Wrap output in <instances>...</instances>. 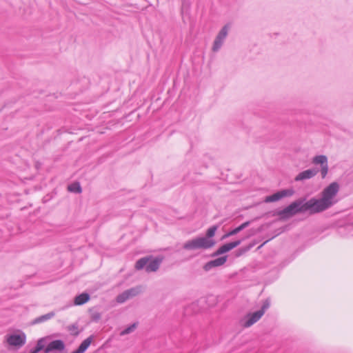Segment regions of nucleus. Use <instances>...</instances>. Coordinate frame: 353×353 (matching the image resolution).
<instances>
[{
    "label": "nucleus",
    "mask_w": 353,
    "mask_h": 353,
    "mask_svg": "<svg viewBox=\"0 0 353 353\" xmlns=\"http://www.w3.org/2000/svg\"><path fill=\"white\" fill-rule=\"evenodd\" d=\"M340 189L339 183L334 181L325 187L321 192V197L311 198L307 201L305 196L300 197L292 202L282 210L270 212L272 216H279V220L285 221L296 214L309 212L310 214H315L325 211L334 205L338 199L335 197Z\"/></svg>",
    "instance_id": "obj_1"
},
{
    "label": "nucleus",
    "mask_w": 353,
    "mask_h": 353,
    "mask_svg": "<svg viewBox=\"0 0 353 353\" xmlns=\"http://www.w3.org/2000/svg\"><path fill=\"white\" fill-rule=\"evenodd\" d=\"M216 243L215 240H208L203 236H198L186 241L183 248L186 250H208L214 247Z\"/></svg>",
    "instance_id": "obj_2"
},
{
    "label": "nucleus",
    "mask_w": 353,
    "mask_h": 353,
    "mask_svg": "<svg viewBox=\"0 0 353 353\" xmlns=\"http://www.w3.org/2000/svg\"><path fill=\"white\" fill-rule=\"evenodd\" d=\"M270 306V300L268 298L263 301V305L260 310L254 312H250L245 316L243 326L245 327H249L256 323L263 316Z\"/></svg>",
    "instance_id": "obj_3"
},
{
    "label": "nucleus",
    "mask_w": 353,
    "mask_h": 353,
    "mask_svg": "<svg viewBox=\"0 0 353 353\" xmlns=\"http://www.w3.org/2000/svg\"><path fill=\"white\" fill-rule=\"evenodd\" d=\"M162 262L161 258H153L152 256L143 257L138 260L135 264V268L138 270L145 267L148 272H155Z\"/></svg>",
    "instance_id": "obj_4"
},
{
    "label": "nucleus",
    "mask_w": 353,
    "mask_h": 353,
    "mask_svg": "<svg viewBox=\"0 0 353 353\" xmlns=\"http://www.w3.org/2000/svg\"><path fill=\"white\" fill-rule=\"evenodd\" d=\"M230 29V25L227 23L220 30L213 42L212 50L214 52H217L220 50Z\"/></svg>",
    "instance_id": "obj_5"
},
{
    "label": "nucleus",
    "mask_w": 353,
    "mask_h": 353,
    "mask_svg": "<svg viewBox=\"0 0 353 353\" xmlns=\"http://www.w3.org/2000/svg\"><path fill=\"white\" fill-rule=\"evenodd\" d=\"M294 190L292 188L290 189H283L279 190L271 195L267 196L265 198L264 201L265 203H273L280 201L281 199L285 197L292 196L294 194Z\"/></svg>",
    "instance_id": "obj_6"
},
{
    "label": "nucleus",
    "mask_w": 353,
    "mask_h": 353,
    "mask_svg": "<svg viewBox=\"0 0 353 353\" xmlns=\"http://www.w3.org/2000/svg\"><path fill=\"white\" fill-rule=\"evenodd\" d=\"M312 162L315 165H321L319 171L321 172V177L322 179L325 178L329 169L327 157L324 154L316 155L312 159Z\"/></svg>",
    "instance_id": "obj_7"
},
{
    "label": "nucleus",
    "mask_w": 353,
    "mask_h": 353,
    "mask_svg": "<svg viewBox=\"0 0 353 353\" xmlns=\"http://www.w3.org/2000/svg\"><path fill=\"white\" fill-rule=\"evenodd\" d=\"M141 292V287H137L128 290L117 296V302L122 303L128 299L139 294Z\"/></svg>",
    "instance_id": "obj_8"
},
{
    "label": "nucleus",
    "mask_w": 353,
    "mask_h": 353,
    "mask_svg": "<svg viewBox=\"0 0 353 353\" xmlns=\"http://www.w3.org/2000/svg\"><path fill=\"white\" fill-rule=\"evenodd\" d=\"M227 260H228V255L221 256L216 258L214 260H211V261L207 262L203 265V270L205 272H208L213 268L219 267V266L224 265L226 263Z\"/></svg>",
    "instance_id": "obj_9"
},
{
    "label": "nucleus",
    "mask_w": 353,
    "mask_h": 353,
    "mask_svg": "<svg viewBox=\"0 0 353 353\" xmlns=\"http://www.w3.org/2000/svg\"><path fill=\"white\" fill-rule=\"evenodd\" d=\"M319 172V169L317 168H314L312 169H308L301 172L299 174L296 176L294 178L295 181H301L306 179H310L314 177L317 173Z\"/></svg>",
    "instance_id": "obj_10"
},
{
    "label": "nucleus",
    "mask_w": 353,
    "mask_h": 353,
    "mask_svg": "<svg viewBox=\"0 0 353 353\" xmlns=\"http://www.w3.org/2000/svg\"><path fill=\"white\" fill-rule=\"evenodd\" d=\"M190 1L182 0L181 14L183 21L185 23L190 21Z\"/></svg>",
    "instance_id": "obj_11"
},
{
    "label": "nucleus",
    "mask_w": 353,
    "mask_h": 353,
    "mask_svg": "<svg viewBox=\"0 0 353 353\" xmlns=\"http://www.w3.org/2000/svg\"><path fill=\"white\" fill-rule=\"evenodd\" d=\"M65 348L63 342L61 340H55L50 342L44 350V353H49L53 350L61 351Z\"/></svg>",
    "instance_id": "obj_12"
},
{
    "label": "nucleus",
    "mask_w": 353,
    "mask_h": 353,
    "mask_svg": "<svg viewBox=\"0 0 353 353\" xmlns=\"http://www.w3.org/2000/svg\"><path fill=\"white\" fill-rule=\"evenodd\" d=\"M7 342L10 345L21 346L25 343V336L19 334L10 335L8 337Z\"/></svg>",
    "instance_id": "obj_13"
},
{
    "label": "nucleus",
    "mask_w": 353,
    "mask_h": 353,
    "mask_svg": "<svg viewBox=\"0 0 353 353\" xmlns=\"http://www.w3.org/2000/svg\"><path fill=\"white\" fill-rule=\"evenodd\" d=\"M232 250L230 245L229 243H225L222 245L220 248H219L214 252L211 254L212 257H215L218 256H221L223 254H225Z\"/></svg>",
    "instance_id": "obj_14"
},
{
    "label": "nucleus",
    "mask_w": 353,
    "mask_h": 353,
    "mask_svg": "<svg viewBox=\"0 0 353 353\" xmlns=\"http://www.w3.org/2000/svg\"><path fill=\"white\" fill-rule=\"evenodd\" d=\"M256 244V241H254L250 243L248 245L241 247L236 250L235 256L236 257L241 256L243 254H245L247 252L250 250Z\"/></svg>",
    "instance_id": "obj_15"
},
{
    "label": "nucleus",
    "mask_w": 353,
    "mask_h": 353,
    "mask_svg": "<svg viewBox=\"0 0 353 353\" xmlns=\"http://www.w3.org/2000/svg\"><path fill=\"white\" fill-rule=\"evenodd\" d=\"M200 307L199 306V302L194 301L192 302L189 305L185 307V313L187 315H190L191 313H197L199 312Z\"/></svg>",
    "instance_id": "obj_16"
},
{
    "label": "nucleus",
    "mask_w": 353,
    "mask_h": 353,
    "mask_svg": "<svg viewBox=\"0 0 353 353\" xmlns=\"http://www.w3.org/2000/svg\"><path fill=\"white\" fill-rule=\"evenodd\" d=\"M90 300V296L87 293H82L79 296H76L74 301V303L76 305H81L87 303Z\"/></svg>",
    "instance_id": "obj_17"
},
{
    "label": "nucleus",
    "mask_w": 353,
    "mask_h": 353,
    "mask_svg": "<svg viewBox=\"0 0 353 353\" xmlns=\"http://www.w3.org/2000/svg\"><path fill=\"white\" fill-rule=\"evenodd\" d=\"M219 228V225H214L210 227L205 232V235L203 236L208 240H214L212 238L215 236L217 230Z\"/></svg>",
    "instance_id": "obj_18"
},
{
    "label": "nucleus",
    "mask_w": 353,
    "mask_h": 353,
    "mask_svg": "<svg viewBox=\"0 0 353 353\" xmlns=\"http://www.w3.org/2000/svg\"><path fill=\"white\" fill-rule=\"evenodd\" d=\"M90 343L91 339L90 338L86 339L81 343L79 348L77 350L74 351L72 353H83L90 346Z\"/></svg>",
    "instance_id": "obj_19"
},
{
    "label": "nucleus",
    "mask_w": 353,
    "mask_h": 353,
    "mask_svg": "<svg viewBox=\"0 0 353 353\" xmlns=\"http://www.w3.org/2000/svg\"><path fill=\"white\" fill-rule=\"evenodd\" d=\"M250 221H245V222L243 223L242 224H241L240 225H239L238 227L230 230V233L232 234L233 235H235V234H238L239 232H240L241 231H242L243 230H244L245 228H246L247 227H248L250 225Z\"/></svg>",
    "instance_id": "obj_20"
},
{
    "label": "nucleus",
    "mask_w": 353,
    "mask_h": 353,
    "mask_svg": "<svg viewBox=\"0 0 353 353\" xmlns=\"http://www.w3.org/2000/svg\"><path fill=\"white\" fill-rule=\"evenodd\" d=\"M68 189L70 192L80 193L81 192V188L79 183H74L68 187Z\"/></svg>",
    "instance_id": "obj_21"
},
{
    "label": "nucleus",
    "mask_w": 353,
    "mask_h": 353,
    "mask_svg": "<svg viewBox=\"0 0 353 353\" xmlns=\"http://www.w3.org/2000/svg\"><path fill=\"white\" fill-rule=\"evenodd\" d=\"M137 325V324L136 323H133L132 325H131L130 326H129L128 327H127L126 329L123 330L121 332V335L128 334L133 332L136 329Z\"/></svg>",
    "instance_id": "obj_22"
},
{
    "label": "nucleus",
    "mask_w": 353,
    "mask_h": 353,
    "mask_svg": "<svg viewBox=\"0 0 353 353\" xmlns=\"http://www.w3.org/2000/svg\"><path fill=\"white\" fill-rule=\"evenodd\" d=\"M53 316H54V314L52 313L47 314L46 315L41 316L39 317L38 319H37L35 320V322L36 323H40V322L46 321V320L50 319V318H52Z\"/></svg>",
    "instance_id": "obj_23"
},
{
    "label": "nucleus",
    "mask_w": 353,
    "mask_h": 353,
    "mask_svg": "<svg viewBox=\"0 0 353 353\" xmlns=\"http://www.w3.org/2000/svg\"><path fill=\"white\" fill-rule=\"evenodd\" d=\"M243 241V239H238L236 241L230 242L229 243L230 245V247H231L232 250H233L234 248H235L237 246H239L241 243V242Z\"/></svg>",
    "instance_id": "obj_24"
},
{
    "label": "nucleus",
    "mask_w": 353,
    "mask_h": 353,
    "mask_svg": "<svg viewBox=\"0 0 353 353\" xmlns=\"http://www.w3.org/2000/svg\"><path fill=\"white\" fill-rule=\"evenodd\" d=\"M69 330L71 331L74 334H77V327L74 325H72L69 327Z\"/></svg>",
    "instance_id": "obj_25"
},
{
    "label": "nucleus",
    "mask_w": 353,
    "mask_h": 353,
    "mask_svg": "<svg viewBox=\"0 0 353 353\" xmlns=\"http://www.w3.org/2000/svg\"><path fill=\"white\" fill-rule=\"evenodd\" d=\"M231 236H233V234L230 233V231H229L228 233L225 234L222 236L221 239H224L228 238V237Z\"/></svg>",
    "instance_id": "obj_26"
},
{
    "label": "nucleus",
    "mask_w": 353,
    "mask_h": 353,
    "mask_svg": "<svg viewBox=\"0 0 353 353\" xmlns=\"http://www.w3.org/2000/svg\"><path fill=\"white\" fill-rule=\"evenodd\" d=\"M272 239H269L268 240H266L265 241H264L261 245H259L258 248H257V250H259L260 248H261L265 244H266L268 241H270Z\"/></svg>",
    "instance_id": "obj_27"
}]
</instances>
